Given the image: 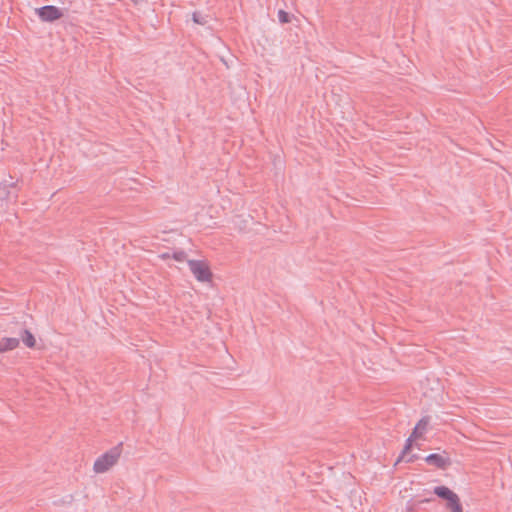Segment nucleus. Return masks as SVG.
I'll return each mask as SVG.
<instances>
[{
    "label": "nucleus",
    "mask_w": 512,
    "mask_h": 512,
    "mask_svg": "<svg viewBox=\"0 0 512 512\" xmlns=\"http://www.w3.org/2000/svg\"><path fill=\"white\" fill-rule=\"evenodd\" d=\"M121 452L120 447H113L98 456L93 463V472L95 474H104L110 471L118 463Z\"/></svg>",
    "instance_id": "obj_1"
},
{
    "label": "nucleus",
    "mask_w": 512,
    "mask_h": 512,
    "mask_svg": "<svg viewBox=\"0 0 512 512\" xmlns=\"http://www.w3.org/2000/svg\"><path fill=\"white\" fill-rule=\"evenodd\" d=\"M188 267L194 278L204 284H210L213 281V272L210 264L206 260H188Z\"/></svg>",
    "instance_id": "obj_2"
},
{
    "label": "nucleus",
    "mask_w": 512,
    "mask_h": 512,
    "mask_svg": "<svg viewBox=\"0 0 512 512\" xmlns=\"http://www.w3.org/2000/svg\"><path fill=\"white\" fill-rule=\"evenodd\" d=\"M429 423V417H423L417 422L412 433L410 434L406 441V444L398 461L405 459L406 455L410 452L412 448L413 442L424 438L428 430Z\"/></svg>",
    "instance_id": "obj_3"
},
{
    "label": "nucleus",
    "mask_w": 512,
    "mask_h": 512,
    "mask_svg": "<svg viewBox=\"0 0 512 512\" xmlns=\"http://www.w3.org/2000/svg\"><path fill=\"white\" fill-rule=\"evenodd\" d=\"M434 493L446 500V507L451 512H463L459 496L446 486L435 487Z\"/></svg>",
    "instance_id": "obj_4"
},
{
    "label": "nucleus",
    "mask_w": 512,
    "mask_h": 512,
    "mask_svg": "<svg viewBox=\"0 0 512 512\" xmlns=\"http://www.w3.org/2000/svg\"><path fill=\"white\" fill-rule=\"evenodd\" d=\"M35 13L43 22H53L64 16L63 10L54 5H47L37 8Z\"/></svg>",
    "instance_id": "obj_5"
},
{
    "label": "nucleus",
    "mask_w": 512,
    "mask_h": 512,
    "mask_svg": "<svg viewBox=\"0 0 512 512\" xmlns=\"http://www.w3.org/2000/svg\"><path fill=\"white\" fill-rule=\"evenodd\" d=\"M20 340L28 349L37 351L45 349L44 344L41 341H38L36 335L29 329H24L20 332Z\"/></svg>",
    "instance_id": "obj_6"
},
{
    "label": "nucleus",
    "mask_w": 512,
    "mask_h": 512,
    "mask_svg": "<svg viewBox=\"0 0 512 512\" xmlns=\"http://www.w3.org/2000/svg\"><path fill=\"white\" fill-rule=\"evenodd\" d=\"M425 461L437 468H445L450 465L449 457L444 454H430L425 458Z\"/></svg>",
    "instance_id": "obj_7"
},
{
    "label": "nucleus",
    "mask_w": 512,
    "mask_h": 512,
    "mask_svg": "<svg viewBox=\"0 0 512 512\" xmlns=\"http://www.w3.org/2000/svg\"><path fill=\"white\" fill-rule=\"evenodd\" d=\"M20 340L15 337H4L0 340V353L15 350L19 347Z\"/></svg>",
    "instance_id": "obj_8"
},
{
    "label": "nucleus",
    "mask_w": 512,
    "mask_h": 512,
    "mask_svg": "<svg viewBox=\"0 0 512 512\" xmlns=\"http://www.w3.org/2000/svg\"><path fill=\"white\" fill-rule=\"evenodd\" d=\"M159 258L163 261H170L173 260L178 263H183L185 261H188L186 258V254L183 251H176V252H165L159 255Z\"/></svg>",
    "instance_id": "obj_9"
},
{
    "label": "nucleus",
    "mask_w": 512,
    "mask_h": 512,
    "mask_svg": "<svg viewBox=\"0 0 512 512\" xmlns=\"http://www.w3.org/2000/svg\"><path fill=\"white\" fill-rule=\"evenodd\" d=\"M278 19L281 23H288L290 21L288 13L284 10L278 11Z\"/></svg>",
    "instance_id": "obj_10"
},
{
    "label": "nucleus",
    "mask_w": 512,
    "mask_h": 512,
    "mask_svg": "<svg viewBox=\"0 0 512 512\" xmlns=\"http://www.w3.org/2000/svg\"><path fill=\"white\" fill-rule=\"evenodd\" d=\"M414 458H415V456H412V457H410V458L406 459V461H407V462H411V461H413V460H414Z\"/></svg>",
    "instance_id": "obj_11"
}]
</instances>
